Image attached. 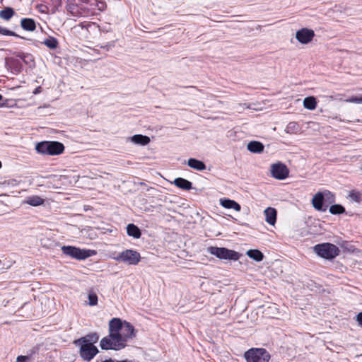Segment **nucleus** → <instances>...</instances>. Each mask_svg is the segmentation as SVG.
Segmentation results:
<instances>
[{
    "label": "nucleus",
    "instance_id": "f257e3e1",
    "mask_svg": "<svg viewBox=\"0 0 362 362\" xmlns=\"http://www.w3.org/2000/svg\"><path fill=\"white\" fill-rule=\"evenodd\" d=\"M136 334V330L130 322L114 317L108 323V335L101 339L100 346L103 350H121Z\"/></svg>",
    "mask_w": 362,
    "mask_h": 362
},
{
    "label": "nucleus",
    "instance_id": "f03ea898",
    "mask_svg": "<svg viewBox=\"0 0 362 362\" xmlns=\"http://www.w3.org/2000/svg\"><path fill=\"white\" fill-rule=\"evenodd\" d=\"M247 362H269L271 355L264 348H251L244 354Z\"/></svg>",
    "mask_w": 362,
    "mask_h": 362
},
{
    "label": "nucleus",
    "instance_id": "7ed1b4c3",
    "mask_svg": "<svg viewBox=\"0 0 362 362\" xmlns=\"http://www.w3.org/2000/svg\"><path fill=\"white\" fill-rule=\"evenodd\" d=\"M62 251L66 256L78 260L85 259L96 253L95 250L81 249L74 246H63Z\"/></svg>",
    "mask_w": 362,
    "mask_h": 362
},
{
    "label": "nucleus",
    "instance_id": "20e7f679",
    "mask_svg": "<svg viewBox=\"0 0 362 362\" xmlns=\"http://www.w3.org/2000/svg\"><path fill=\"white\" fill-rule=\"evenodd\" d=\"M208 252L221 259L238 260L240 255L232 250L226 247L210 246L207 248Z\"/></svg>",
    "mask_w": 362,
    "mask_h": 362
},
{
    "label": "nucleus",
    "instance_id": "39448f33",
    "mask_svg": "<svg viewBox=\"0 0 362 362\" xmlns=\"http://www.w3.org/2000/svg\"><path fill=\"white\" fill-rule=\"evenodd\" d=\"M315 252L320 257L331 259L336 257L339 253V248L332 243H322L314 247Z\"/></svg>",
    "mask_w": 362,
    "mask_h": 362
},
{
    "label": "nucleus",
    "instance_id": "423d86ee",
    "mask_svg": "<svg viewBox=\"0 0 362 362\" xmlns=\"http://www.w3.org/2000/svg\"><path fill=\"white\" fill-rule=\"evenodd\" d=\"M115 260L117 262H123L131 265H136L141 260L139 252L136 250L127 249L120 252Z\"/></svg>",
    "mask_w": 362,
    "mask_h": 362
},
{
    "label": "nucleus",
    "instance_id": "0eeeda50",
    "mask_svg": "<svg viewBox=\"0 0 362 362\" xmlns=\"http://www.w3.org/2000/svg\"><path fill=\"white\" fill-rule=\"evenodd\" d=\"M74 344L80 346L79 354L85 361H91L98 353V348L91 343H74Z\"/></svg>",
    "mask_w": 362,
    "mask_h": 362
},
{
    "label": "nucleus",
    "instance_id": "6e6552de",
    "mask_svg": "<svg viewBox=\"0 0 362 362\" xmlns=\"http://www.w3.org/2000/svg\"><path fill=\"white\" fill-rule=\"evenodd\" d=\"M271 174L275 179L281 180L288 177L289 170L285 164L277 163L271 165Z\"/></svg>",
    "mask_w": 362,
    "mask_h": 362
},
{
    "label": "nucleus",
    "instance_id": "1a4fd4ad",
    "mask_svg": "<svg viewBox=\"0 0 362 362\" xmlns=\"http://www.w3.org/2000/svg\"><path fill=\"white\" fill-rule=\"evenodd\" d=\"M314 37V31L305 28L298 30L296 33V38L302 44H308L310 42Z\"/></svg>",
    "mask_w": 362,
    "mask_h": 362
},
{
    "label": "nucleus",
    "instance_id": "9d476101",
    "mask_svg": "<svg viewBox=\"0 0 362 362\" xmlns=\"http://www.w3.org/2000/svg\"><path fill=\"white\" fill-rule=\"evenodd\" d=\"M325 196L321 192H317L313 197L311 203L315 209L320 211H326L327 205L324 206Z\"/></svg>",
    "mask_w": 362,
    "mask_h": 362
},
{
    "label": "nucleus",
    "instance_id": "9b49d317",
    "mask_svg": "<svg viewBox=\"0 0 362 362\" xmlns=\"http://www.w3.org/2000/svg\"><path fill=\"white\" fill-rule=\"evenodd\" d=\"M47 149L48 155L57 156L64 151V146L59 141H48Z\"/></svg>",
    "mask_w": 362,
    "mask_h": 362
},
{
    "label": "nucleus",
    "instance_id": "f8f14e48",
    "mask_svg": "<svg viewBox=\"0 0 362 362\" xmlns=\"http://www.w3.org/2000/svg\"><path fill=\"white\" fill-rule=\"evenodd\" d=\"M265 221L270 225L274 226L276 221V210L274 208L268 207L264 211Z\"/></svg>",
    "mask_w": 362,
    "mask_h": 362
},
{
    "label": "nucleus",
    "instance_id": "ddd939ff",
    "mask_svg": "<svg viewBox=\"0 0 362 362\" xmlns=\"http://www.w3.org/2000/svg\"><path fill=\"white\" fill-rule=\"evenodd\" d=\"M99 340V335L96 332L90 333L85 337L76 339L74 343H91L92 344L98 342Z\"/></svg>",
    "mask_w": 362,
    "mask_h": 362
},
{
    "label": "nucleus",
    "instance_id": "4468645a",
    "mask_svg": "<svg viewBox=\"0 0 362 362\" xmlns=\"http://www.w3.org/2000/svg\"><path fill=\"white\" fill-rule=\"evenodd\" d=\"M129 139L132 142L141 146H146L151 141L150 138L148 136L142 134H135L129 137Z\"/></svg>",
    "mask_w": 362,
    "mask_h": 362
},
{
    "label": "nucleus",
    "instance_id": "2eb2a0df",
    "mask_svg": "<svg viewBox=\"0 0 362 362\" xmlns=\"http://www.w3.org/2000/svg\"><path fill=\"white\" fill-rule=\"evenodd\" d=\"M173 184L177 187L182 189L183 190H190L192 188V182L182 177H177L175 179V180L173 181Z\"/></svg>",
    "mask_w": 362,
    "mask_h": 362
},
{
    "label": "nucleus",
    "instance_id": "dca6fc26",
    "mask_svg": "<svg viewBox=\"0 0 362 362\" xmlns=\"http://www.w3.org/2000/svg\"><path fill=\"white\" fill-rule=\"evenodd\" d=\"M21 25L22 28L27 31H34L36 28L35 21L33 18H25L21 19Z\"/></svg>",
    "mask_w": 362,
    "mask_h": 362
},
{
    "label": "nucleus",
    "instance_id": "f3484780",
    "mask_svg": "<svg viewBox=\"0 0 362 362\" xmlns=\"http://www.w3.org/2000/svg\"><path fill=\"white\" fill-rule=\"evenodd\" d=\"M187 165L191 168H193L199 171L204 170L206 168L204 162L196 158H189L187 160Z\"/></svg>",
    "mask_w": 362,
    "mask_h": 362
},
{
    "label": "nucleus",
    "instance_id": "a211bd4d",
    "mask_svg": "<svg viewBox=\"0 0 362 362\" xmlns=\"http://www.w3.org/2000/svg\"><path fill=\"white\" fill-rule=\"evenodd\" d=\"M127 233L128 235L136 239L139 238L141 235V233L139 227L133 223L127 225Z\"/></svg>",
    "mask_w": 362,
    "mask_h": 362
},
{
    "label": "nucleus",
    "instance_id": "6ab92c4d",
    "mask_svg": "<svg viewBox=\"0 0 362 362\" xmlns=\"http://www.w3.org/2000/svg\"><path fill=\"white\" fill-rule=\"evenodd\" d=\"M221 205L226 209H233L236 211H240L241 209L240 205L234 200L225 199L221 200Z\"/></svg>",
    "mask_w": 362,
    "mask_h": 362
},
{
    "label": "nucleus",
    "instance_id": "aec40b11",
    "mask_svg": "<svg viewBox=\"0 0 362 362\" xmlns=\"http://www.w3.org/2000/svg\"><path fill=\"white\" fill-rule=\"evenodd\" d=\"M247 149L252 153H261L264 151V145L259 141H250L247 145Z\"/></svg>",
    "mask_w": 362,
    "mask_h": 362
},
{
    "label": "nucleus",
    "instance_id": "412c9836",
    "mask_svg": "<svg viewBox=\"0 0 362 362\" xmlns=\"http://www.w3.org/2000/svg\"><path fill=\"white\" fill-rule=\"evenodd\" d=\"M247 255L249 257L257 262H260L264 258L263 253L259 250H249L247 252Z\"/></svg>",
    "mask_w": 362,
    "mask_h": 362
},
{
    "label": "nucleus",
    "instance_id": "4be33fe9",
    "mask_svg": "<svg viewBox=\"0 0 362 362\" xmlns=\"http://www.w3.org/2000/svg\"><path fill=\"white\" fill-rule=\"evenodd\" d=\"M14 10L11 7H6L0 11V18L4 20L9 21L14 15Z\"/></svg>",
    "mask_w": 362,
    "mask_h": 362
},
{
    "label": "nucleus",
    "instance_id": "5701e85b",
    "mask_svg": "<svg viewBox=\"0 0 362 362\" xmlns=\"http://www.w3.org/2000/svg\"><path fill=\"white\" fill-rule=\"evenodd\" d=\"M25 202L30 206H37L44 203V199L39 196H32L28 197Z\"/></svg>",
    "mask_w": 362,
    "mask_h": 362
},
{
    "label": "nucleus",
    "instance_id": "b1692460",
    "mask_svg": "<svg viewBox=\"0 0 362 362\" xmlns=\"http://www.w3.org/2000/svg\"><path fill=\"white\" fill-rule=\"evenodd\" d=\"M303 105L305 108L313 110L316 108L317 103L314 97L305 98L303 100Z\"/></svg>",
    "mask_w": 362,
    "mask_h": 362
},
{
    "label": "nucleus",
    "instance_id": "393cba45",
    "mask_svg": "<svg viewBox=\"0 0 362 362\" xmlns=\"http://www.w3.org/2000/svg\"><path fill=\"white\" fill-rule=\"evenodd\" d=\"M321 193L325 196L324 202L327 204V206L335 202V195L334 193L327 189L323 190Z\"/></svg>",
    "mask_w": 362,
    "mask_h": 362
},
{
    "label": "nucleus",
    "instance_id": "a878e982",
    "mask_svg": "<svg viewBox=\"0 0 362 362\" xmlns=\"http://www.w3.org/2000/svg\"><path fill=\"white\" fill-rule=\"evenodd\" d=\"M48 141H42L37 144L35 146V149L37 153L44 154V155H48Z\"/></svg>",
    "mask_w": 362,
    "mask_h": 362
},
{
    "label": "nucleus",
    "instance_id": "bb28decb",
    "mask_svg": "<svg viewBox=\"0 0 362 362\" xmlns=\"http://www.w3.org/2000/svg\"><path fill=\"white\" fill-rule=\"evenodd\" d=\"M329 212L334 215L342 214L345 212V208L341 204H333L329 207Z\"/></svg>",
    "mask_w": 362,
    "mask_h": 362
},
{
    "label": "nucleus",
    "instance_id": "cd10ccee",
    "mask_svg": "<svg viewBox=\"0 0 362 362\" xmlns=\"http://www.w3.org/2000/svg\"><path fill=\"white\" fill-rule=\"evenodd\" d=\"M349 198L351 200L358 203L361 201V194L358 191L351 190L349 193Z\"/></svg>",
    "mask_w": 362,
    "mask_h": 362
},
{
    "label": "nucleus",
    "instance_id": "c85d7f7f",
    "mask_svg": "<svg viewBox=\"0 0 362 362\" xmlns=\"http://www.w3.org/2000/svg\"><path fill=\"white\" fill-rule=\"evenodd\" d=\"M88 304L90 305V306H94V305H96L98 304V296L96 295L95 293L94 292H90L88 293Z\"/></svg>",
    "mask_w": 362,
    "mask_h": 362
},
{
    "label": "nucleus",
    "instance_id": "c756f323",
    "mask_svg": "<svg viewBox=\"0 0 362 362\" xmlns=\"http://www.w3.org/2000/svg\"><path fill=\"white\" fill-rule=\"evenodd\" d=\"M44 43L47 47L50 49H55L58 45L57 40L54 37L46 40Z\"/></svg>",
    "mask_w": 362,
    "mask_h": 362
},
{
    "label": "nucleus",
    "instance_id": "7c9ffc66",
    "mask_svg": "<svg viewBox=\"0 0 362 362\" xmlns=\"http://www.w3.org/2000/svg\"><path fill=\"white\" fill-rule=\"evenodd\" d=\"M0 33L3 35H8V36H14L20 37L18 35H17L13 31L9 30L7 28L0 27Z\"/></svg>",
    "mask_w": 362,
    "mask_h": 362
},
{
    "label": "nucleus",
    "instance_id": "2f4dec72",
    "mask_svg": "<svg viewBox=\"0 0 362 362\" xmlns=\"http://www.w3.org/2000/svg\"><path fill=\"white\" fill-rule=\"evenodd\" d=\"M346 103H362V95L360 97L352 96L346 100H345Z\"/></svg>",
    "mask_w": 362,
    "mask_h": 362
},
{
    "label": "nucleus",
    "instance_id": "473e14b6",
    "mask_svg": "<svg viewBox=\"0 0 362 362\" xmlns=\"http://www.w3.org/2000/svg\"><path fill=\"white\" fill-rule=\"evenodd\" d=\"M96 7L100 11H103L107 8V4L104 1H97Z\"/></svg>",
    "mask_w": 362,
    "mask_h": 362
},
{
    "label": "nucleus",
    "instance_id": "72a5a7b5",
    "mask_svg": "<svg viewBox=\"0 0 362 362\" xmlns=\"http://www.w3.org/2000/svg\"><path fill=\"white\" fill-rule=\"evenodd\" d=\"M11 63L13 66L14 71L16 72H20L21 68L20 62L18 60H12Z\"/></svg>",
    "mask_w": 362,
    "mask_h": 362
},
{
    "label": "nucleus",
    "instance_id": "f704fd0d",
    "mask_svg": "<svg viewBox=\"0 0 362 362\" xmlns=\"http://www.w3.org/2000/svg\"><path fill=\"white\" fill-rule=\"evenodd\" d=\"M69 11L72 13L73 16H78V7L77 6H76L74 5L69 6Z\"/></svg>",
    "mask_w": 362,
    "mask_h": 362
},
{
    "label": "nucleus",
    "instance_id": "c9c22d12",
    "mask_svg": "<svg viewBox=\"0 0 362 362\" xmlns=\"http://www.w3.org/2000/svg\"><path fill=\"white\" fill-rule=\"evenodd\" d=\"M28 359H29L28 356L21 355L17 357L16 361L17 362H27Z\"/></svg>",
    "mask_w": 362,
    "mask_h": 362
},
{
    "label": "nucleus",
    "instance_id": "e433bc0d",
    "mask_svg": "<svg viewBox=\"0 0 362 362\" xmlns=\"http://www.w3.org/2000/svg\"><path fill=\"white\" fill-rule=\"evenodd\" d=\"M91 25H92V23H88V22H82L78 25V26H80L81 28H85L86 30H88V28L90 27Z\"/></svg>",
    "mask_w": 362,
    "mask_h": 362
},
{
    "label": "nucleus",
    "instance_id": "4c0bfd02",
    "mask_svg": "<svg viewBox=\"0 0 362 362\" xmlns=\"http://www.w3.org/2000/svg\"><path fill=\"white\" fill-rule=\"evenodd\" d=\"M356 320L359 326L362 327V312L357 314Z\"/></svg>",
    "mask_w": 362,
    "mask_h": 362
},
{
    "label": "nucleus",
    "instance_id": "58836bf2",
    "mask_svg": "<svg viewBox=\"0 0 362 362\" xmlns=\"http://www.w3.org/2000/svg\"><path fill=\"white\" fill-rule=\"evenodd\" d=\"M297 126H298L297 123L290 122L286 127L287 132H289L291 129H294Z\"/></svg>",
    "mask_w": 362,
    "mask_h": 362
},
{
    "label": "nucleus",
    "instance_id": "ea45409f",
    "mask_svg": "<svg viewBox=\"0 0 362 362\" xmlns=\"http://www.w3.org/2000/svg\"><path fill=\"white\" fill-rule=\"evenodd\" d=\"M42 91V88L40 86H38L33 90V94L36 95L40 93Z\"/></svg>",
    "mask_w": 362,
    "mask_h": 362
},
{
    "label": "nucleus",
    "instance_id": "a19ab883",
    "mask_svg": "<svg viewBox=\"0 0 362 362\" xmlns=\"http://www.w3.org/2000/svg\"><path fill=\"white\" fill-rule=\"evenodd\" d=\"M7 101H8V100H6L4 103H0V107H7L8 106Z\"/></svg>",
    "mask_w": 362,
    "mask_h": 362
},
{
    "label": "nucleus",
    "instance_id": "79ce46f5",
    "mask_svg": "<svg viewBox=\"0 0 362 362\" xmlns=\"http://www.w3.org/2000/svg\"><path fill=\"white\" fill-rule=\"evenodd\" d=\"M18 57H21V59H23V57H24V54H23V53H22L21 54H18Z\"/></svg>",
    "mask_w": 362,
    "mask_h": 362
},
{
    "label": "nucleus",
    "instance_id": "37998d69",
    "mask_svg": "<svg viewBox=\"0 0 362 362\" xmlns=\"http://www.w3.org/2000/svg\"><path fill=\"white\" fill-rule=\"evenodd\" d=\"M3 97L2 95L0 94V101L2 100Z\"/></svg>",
    "mask_w": 362,
    "mask_h": 362
},
{
    "label": "nucleus",
    "instance_id": "c03bdc74",
    "mask_svg": "<svg viewBox=\"0 0 362 362\" xmlns=\"http://www.w3.org/2000/svg\"><path fill=\"white\" fill-rule=\"evenodd\" d=\"M2 166V164H1V162L0 161V168H1Z\"/></svg>",
    "mask_w": 362,
    "mask_h": 362
}]
</instances>
